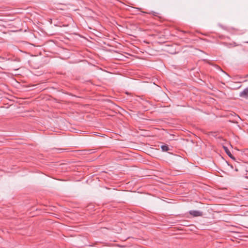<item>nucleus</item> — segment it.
I'll return each instance as SVG.
<instances>
[{
  "label": "nucleus",
  "instance_id": "f257e3e1",
  "mask_svg": "<svg viewBox=\"0 0 248 248\" xmlns=\"http://www.w3.org/2000/svg\"><path fill=\"white\" fill-rule=\"evenodd\" d=\"M189 214L193 217H202L203 216L202 212L197 210H190Z\"/></svg>",
  "mask_w": 248,
  "mask_h": 248
},
{
  "label": "nucleus",
  "instance_id": "f03ea898",
  "mask_svg": "<svg viewBox=\"0 0 248 248\" xmlns=\"http://www.w3.org/2000/svg\"><path fill=\"white\" fill-rule=\"evenodd\" d=\"M239 96L245 99H248V87L240 93Z\"/></svg>",
  "mask_w": 248,
  "mask_h": 248
},
{
  "label": "nucleus",
  "instance_id": "7ed1b4c3",
  "mask_svg": "<svg viewBox=\"0 0 248 248\" xmlns=\"http://www.w3.org/2000/svg\"><path fill=\"white\" fill-rule=\"evenodd\" d=\"M223 149L225 152V153H226V154L231 158H232V159L233 160H235V157L232 155V154H231V152L229 151V150L228 149V148L226 147V146H223Z\"/></svg>",
  "mask_w": 248,
  "mask_h": 248
},
{
  "label": "nucleus",
  "instance_id": "20e7f679",
  "mask_svg": "<svg viewBox=\"0 0 248 248\" xmlns=\"http://www.w3.org/2000/svg\"><path fill=\"white\" fill-rule=\"evenodd\" d=\"M161 148L162 149L163 151H166H166H169L170 150V148L168 147V146L166 145H161Z\"/></svg>",
  "mask_w": 248,
  "mask_h": 248
},
{
  "label": "nucleus",
  "instance_id": "39448f33",
  "mask_svg": "<svg viewBox=\"0 0 248 248\" xmlns=\"http://www.w3.org/2000/svg\"><path fill=\"white\" fill-rule=\"evenodd\" d=\"M149 14H151L153 16H158V14H159L158 13L155 12H154V11H152L151 12L149 13Z\"/></svg>",
  "mask_w": 248,
  "mask_h": 248
},
{
  "label": "nucleus",
  "instance_id": "423d86ee",
  "mask_svg": "<svg viewBox=\"0 0 248 248\" xmlns=\"http://www.w3.org/2000/svg\"><path fill=\"white\" fill-rule=\"evenodd\" d=\"M58 150H60V151H62V150H66L65 149H58Z\"/></svg>",
  "mask_w": 248,
  "mask_h": 248
}]
</instances>
